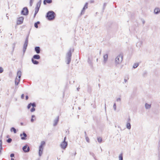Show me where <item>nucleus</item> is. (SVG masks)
Returning a JSON list of instances; mask_svg holds the SVG:
<instances>
[{
  "mask_svg": "<svg viewBox=\"0 0 160 160\" xmlns=\"http://www.w3.org/2000/svg\"><path fill=\"white\" fill-rule=\"evenodd\" d=\"M31 61L35 65H38L39 63V62L38 61L35 60L34 59L32 58Z\"/></svg>",
  "mask_w": 160,
  "mask_h": 160,
  "instance_id": "nucleus-20",
  "label": "nucleus"
},
{
  "mask_svg": "<svg viewBox=\"0 0 160 160\" xmlns=\"http://www.w3.org/2000/svg\"><path fill=\"white\" fill-rule=\"evenodd\" d=\"M40 22L39 21L37 22H35L34 23V26L35 28H38V25L40 24Z\"/></svg>",
  "mask_w": 160,
  "mask_h": 160,
  "instance_id": "nucleus-27",
  "label": "nucleus"
},
{
  "mask_svg": "<svg viewBox=\"0 0 160 160\" xmlns=\"http://www.w3.org/2000/svg\"><path fill=\"white\" fill-rule=\"evenodd\" d=\"M91 91H92V89H91V87H90V86H88V92L90 93L91 92Z\"/></svg>",
  "mask_w": 160,
  "mask_h": 160,
  "instance_id": "nucleus-32",
  "label": "nucleus"
},
{
  "mask_svg": "<svg viewBox=\"0 0 160 160\" xmlns=\"http://www.w3.org/2000/svg\"><path fill=\"white\" fill-rule=\"evenodd\" d=\"M94 2V0H91L90 1V3H93Z\"/></svg>",
  "mask_w": 160,
  "mask_h": 160,
  "instance_id": "nucleus-57",
  "label": "nucleus"
},
{
  "mask_svg": "<svg viewBox=\"0 0 160 160\" xmlns=\"http://www.w3.org/2000/svg\"><path fill=\"white\" fill-rule=\"evenodd\" d=\"M80 89V87H78L77 88V90H78V91H79V89Z\"/></svg>",
  "mask_w": 160,
  "mask_h": 160,
  "instance_id": "nucleus-60",
  "label": "nucleus"
},
{
  "mask_svg": "<svg viewBox=\"0 0 160 160\" xmlns=\"http://www.w3.org/2000/svg\"><path fill=\"white\" fill-rule=\"evenodd\" d=\"M35 111V108H34L32 107L30 109V112H33Z\"/></svg>",
  "mask_w": 160,
  "mask_h": 160,
  "instance_id": "nucleus-43",
  "label": "nucleus"
},
{
  "mask_svg": "<svg viewBox=\"0 0 160 160\" xmlns=\"http://www.w3.org/2000/svg\"><path fill=\"white\" fill-rule=\"evenodd\" d=\"M141 21H142V23L143 24V25L144 24H145V21L144 19H142V18L141 19Z\"/></svg>",
  "mask_w": 160,
  "mask_h": 160,
  "instance_id": "nucleus-48",
  "label": "nucleus"
},
{
  "mask_svg": "<svg viewBox=\"0 0 160 160\" xmlns=\"http://www.w3.org/2000/svg\"><path fill=\"white\" fill-rule=\"evenodd\" d=\"M84 134H85V137H88L87 135L86 132V131L84 132Z\"/></svg>",
  "mask_w": 160,
  "mask_h": 160,
  "instance_id": "nucleus-56",
  "label": "nucleus"
},
{
  "mask_svg": "<svg viewBox=\"0 0 160 160\" xmlns=\"http://www.w3.org/2000/svg\"><path fill=\"white\" fill-rule=\"evenodd\" d=\"M24 18L22 17H20L17 18V25H19L22 24L23 22Z\"/></svg>",
  "mask_w": 160,
  "mask_h": 160,
  "instance_id": "nucleus-6",
  "label": "nucleus"
},
{
  "mask_svg": "<svg viewBox=\"0 0 160 160\" xmlns=\"http://www.w3.org/2000/svg\"><path fill=\"white\" fill-rule=\"evenodd\" d=\"M33 118H34L35 119V116L34 115H32L31 116V122H33L34 119H33Z\"/></svg>",
  "mask_w": 160,
  "mask_h": 160,
  "instance_id": "nucleus-30",
  "label": "nucleus"
},
{
  "mask_svg": "<svg viewBox=\"0 0 160 160\" xmlns=\"http://www.w3.org/2000/svg\"><path fill=\"white\" fill-rule=\"evenodd\" d=\"M30 33V31H29L28 32V33L26 37L25 41L24 44H23V54H24V53H25V52L26 51L28 45V38H29V37Z\"/></svg>",
  "mask_w": 160,
  "mask_h": 160,
  "instance_id": "nucleus-4",
  "label": "nucleus"
},
{
  "mask_svg": "<svg viewBox=\"0 0 160 160\" xmlns=\"http://www.w3.org/2000/svg\"><path fill=\"white\" fill-rule=\"evenodd\" d=\"M43 148L39 147L38 154L40 157L41 156L42 154Z\"/></svg>",
  "mask_w": 160,
  "mask_h": 160,
  "instance_id": "nucleus-16",
  "label": "nucleus"
},
{
  "mask_svg": "<svg viewBox=\"0 0 160 160\" xmlns=\"http://www.w3.org/2000/svg\"><path fill=\"white\" fill-rule=\"evenodd\" d=\"M22 75V72L20 70L18 71L17 72V78H18V80L20 79L21 76Z\"/></svg>",
  "mask_w": 160,
  "mask_h": 160,
  "instance_id": "nucleus-15",
  "label": "nucleus"
},
{
  "mask_svg": "<svg viewBox=\"0 0 160 160\" xmlns=\"http://www.w3.org/2000/svg\"><path fill=\"white\" fill-rule=\"evenodd\" d=\"M0 146H2V141L1 139H0Z\"/></svg>",
  "mask_w": 160,
  "mask_h": 160,
  "instance_id": "nucleus-49",
  "label": "nucleus"
},
{
  "mask_svg": "<svg viewBox=\"0 0 160 160\" xmlns=\"http://www.w3.org/2000/svg\"><path fill=\"white\" fill-rule=\"evenodd\" d=\"M151 105L150 104H149L147 103H146L145 104V107L147 109H150L151 108Z\"/></svg>",
  "mask_w": 160,
  "mask_h": 160,
  "instance_id": "nucleus-24",
  "label": "nucleus"
},
{
  "mask_svg": "<svg viewBox=\"0 0 160 160\" xmlns=\"http://www.w3.org/2000/svg\"><path fill=\"white\" fill-rule=\"evenodd\" d=\"M34 51L37 54H39L40 53L41 49L39 46H36L34 48Z\"/></svg>",
  "mask_w": 160,
  "mask_h": 160,
  "instance_id": "nucleus-10",
  "label": "nucleus"
},
{
  "mask_svg": "<svg viewBox=\"0 0 160 160\" xmlns=\"http://www.w3.org/2000/svg\"><path fill=\"white\" fill-rule=\"evenodd\" d=\"M106 103H105V110H106Z\"/></svg>",
  "mask_w": 160,
  "mask_h": 160,
  "instance_id": "nucleus-62",
  "label": "nucleus"
},
{
  "mask_svg": "<svg viewBox=\"0 0 160 160\" xmlns=\"http://www.w3.org/2000/svg\"><path fill=\"white\" fill-rule=\"evenodd\" d=\"M108 54H106L105 55H104L103 56L104 60L103 62L104 63H105L108 60Z\"/></svg>",
  "mask_w": 160,
  "mask_h": 160,
  "instance_id": "nucleus-14",
  "label": "nucleus"
},
{
  "mask_svg": "<svg viewBox=\"0 0 160 160\" xmlns=\"http://www.w3.org/2000/svg\"><path fill=\"white\" fill-rule=\"evenodd\" d=\"M20 125L21 126H23V123L22 122H20Z\"/></svg>",
  "mask_w": 160,
  "mask_h": 160,
  "instance_id": "nucleus-61",
  "label": "nucleus"
},
{
  "mask_svg": "<svg viewBox=\"0 0 160 160\" xmlns=\"http://www.w3.org/2000/svg\"><path fill=\"white\" fill-rule=\"evenodd\" d=\"M124 82H126L127 81V80L125 78L124 79Z\"/></svg>",
  "mask_w": 160,
  "mask_h": 160,
  "instance_id": "nucleus-59",
  "label": "nucleus"
},
{
  "mask_svg": "<svg viewBox=\"0 0 160 160\" xmlns=\"http://www.w3.org/2000/svg\"><path fill=\"white\" fill-rule=\"evenodd\" d=\"M24 94H22L21 95V98L22 99H23L24 98Z\"/></svg>",
  "mask_w": 160,
  "mask_h": 160,
  "instance_id": "nucleus-53",
  "label": "nucleus"
},
{
  "mask_svg": "<svg viewBox=\"0 0 160 160\" xmlns=\"http://www.w3.org/2000/svg\"><path fill=\"white\" fill-rule=\"evenodd\" d=\"M29 97L28 95H26L25 96V99L26 100H28V99Z\"/></svg>",
  "mask_w": 160,
  "mask_h": 160,
  "instance_id": "nucleus-54",
  "label": "nucleus"
},
{
  "mask_svg": "<svg viewBox=\"0 0 160 160\" xmlns=\"http://www.w3.org/2000/svg\"><path fill=\"white\" fill-rule=\"evenodd\" d=\"M97 140L99 143H101L102 141V138L101 137H98Z\"/></svg>",
  "mask_w": 160,
  "mask_h": 160,
  "instance_id": "nucleus-29",
  "label": "nucleus"
},
{
  "mask_svg": "<svg viewBox=\"0 0 160 160\" xmlns=\"http://www.w3.org/2000/svg\"><path fill=\"white\" fill-rule=\"evenodd\" d=\"M113 107L114 110L116 111V110L117 106L116 104L115 103H114Z\"/></svg>",
  "mask_w": 160,
  "mask_h": 160,
  "instance_id": "nucleus-41",
  "label": "nucleus"
},
{
  "mask_svg": "<svg viewBox=\"0 0 160 160\" xmlns=\"http://www.w3.org/2000/svg\"><path fill=\"white\" fill-rule=\"evenodd\" d=\"M11 160H14V159L13 158H11Z\"/></svg>",
  "mask_w": 160,
  "mask_h": 160,
  "instance_id": "nucleus-64",
  "label": "nucleus"
},
{
  "mask_svg": "<svg viewBox=\"0 0 160 160\" xmlns=\"http://www.w3.org/2000/svg\"><path fill=\"white\" fill-rule=\"evenodd\" d=\"M142 43H143V42H142V41H141L140 42H138L136 44V46L137 47L138 46H139V47H141V45L142 44Z\"/></svg>",
  "mask_w": 160,
  "mask_h": 160,
  "instance_id": "nucleus-31",
  "label": "nucleus"
},
{
  "mask_svg": "<svg viewBox=\"0 0 160 160\" xmlns=\"http://www.w3.org/2000/svg\"><path fill=\"white\" fill-rule=\"evenodd\" d=\"M126 128L128 129H130L131 128V125L130 122H127L126 124Z\"/></svg>",
  "mask_w": 160,
  "mask_h": 160,
  "instance_id": "nucleus-25",
  "label": "nucleus"
},
{
  "mask_svg": "<svg viewBox=\"0 0 160 160\" xmlns=\"http://www.w3.org/2000/svg\"><path fill=\"white\" fill-rule=\"evenodd\" d=\"M85 138L87 142L89 143L90 142V140L89 138L88 137H86Z\"/></svg>",
  "mask_w": 160,
  "mask_h": 160,
  "instance_id": "nucleus-42",
  "label": "nucleus"
},
{
  "mask_svg": "<svg viewBox=\"0 0 160 160\" xmlns=\"http://www.w3.org/2000/svg\"><path fill=\"white\" fill-rule=\"evenodd\" d=\"M119 160H123V153L122 152L118 156Z\"/></svg>",
  "mask_w": 160,
  "mask_h": 160,
  "instance_id": "nucleus-26",
  "label": "nucleus"
},
{
  "mask_svg": "<svg viewBox=\"0 0 160 160\" xmlns=\"http://www.w3.org/2000/svg\"><path fill=\"white\" fill-rule=\"evenodd\" d=\"M56 17V14L52 11H48L46 15V18L49 21H52L54 20Z\"/></svg>",
  "mask_w": 160,
  "mask_h": 160,
  "instance_id": "nucleus-1",
  "label": "nucleus"
},
{
  "mask_svg": "<svg viewBox=\"0 0 160 160\" xmlns=\"http://www.w3.org/2000/svg\"><path fill=\"white\" fill-rule=\"evenodd\" d=\"M34 0H30V6L31 7L33 4V3Z\"/></svg>",
  "mask_w": 160,
  "mask_h": 160,
  "instance_id": "nucleus-40",
  "label": "nucleus"
},
{
  "mask_svg": "<svg viewBox=\"0 0 160 160\" xmlns=\"http://www.w3.org/2000/svg\"><path fill=\"white\" fill-rule=\"evenodd\" d=\"M88 2H86L84 6L83 7V9L86 10V9H87L88 8Z\"/></svg>",
  "mask_w": 160,
  "mask_h": 160,
  "instance_id": "nucleus-33",
  "label": "nucleus"
},
{
  "mask_svg": "<svg viewBox=\"0 0 160 160\" xmlns=\"http://www.w3.org/2000/svg\"><path fill=\"white\" fill-rule=\"evenodd\" d=\"M42 3L41 0H40L36 4V8H40Z\"/></svg>",
  "mask_w": 160,
  "mask_h": 160,
  "instance_id": "nucleus-22",
  "label": "nucleus"
},
{
  "mask_svg": "<svg viewBox=\"0 0 160 160\" xmlns=\"http://www.w3.org/2000/svg\"><path fill=\"white\" fill-rule=\"evenodd\" d=\"M15 154L13 153H12L10 155V157L11 158H12L13 157H14Z\"/></svg>",
  "mask_w": 160,
  "mask_h": 160,
  "instance_id": "nucleus-46",
  "label": "nucleus"
},
{
  "mask_svg": "<svg viewBox=\"0 0 160 160\" xmlns=\"http://www.w3.org/2000/svg\"><path fill=\"white\" fill-rule=\"evenodd\" d=\"M39 9L40 8H36V7L35 8V11L38 12V11H39Z\"/></svg>",
  "mask_w": 160,
  "mask_h": 160,
  "instance_id": "nucleus-50",
  "label": "nucleus"
},
{
  "mask_svg": "<svg viewBox=\"0 0 160 160\" xmlns=\"http://www.w3.org/2000/svg\"><path fill=\"white\" fill-rule=\"evenodd\" d=\"M131 122V119H130V117H129L128 119L127 122Z\"/></svg>",
  "mask_w": 160,
  "mask_h": 160,
  "instance_id": "nucleus-52",
  "label": "nucleus"
},
{
  "mask_svg": "<svg viewBox=\"0 0 160 160\" xmlns=\"http://www.w3.org/2000/svg\"><path fill=\"white\" fill-rule=\"evenodd\" d=\"M12 141V139L11 138H9L6 140L7 142L8 143H10Z\"/></svg>",
  "mask_w": 160,
  "mask_h": 160,
  "instance_id": "nucleus-36",
  "label": "nucleus"
},
{
  "mask_svg": "<svg viewBox=\"0 0 160 160\" xmlns=\"http://www.w3.org/2000/svg\"><path fill=\"white\" fill-rule=\"evenodd\" d=\"M45 144L46 143L45 141H42L41 142L40 145L39 147L43 148V147L45 145Z\"/></svg>",
  "mask_w": 160,
  "mask_h": 160,
  "instance_id": "nucleus-23",
  "label": "nucleus"
},
{
  "mask_svg": "<svg viewBox=\"0 0 160 160\" xmlns=\"http://www.w3.org/2000/svg\"><path fill=\"white\" fill-rule=\"evenodd\" d=\"M10 131L11 132H13L14 133H16L17 132L16 129L14 127H12L10 128Z\"/></svg>",
  "mask_w": 160,
  "mask_h": 160,
  "instance_id": "nucleus-21",
  "label": "nucleus"
},
{
  "mask_svg": "<svg viewBox=\"0 0 160 160\" xmlns=\"http://www.w3.org/2000/svg\"><path fill=\"white\" fill-rule=\"evenodd\" d=\"M32 106L31 102L28 104L27 106V108L28 109H30Z\"/></svg>",
  "mask_w": 160,
  "mask_h": 160,
  "instance_id": "nucleus-44",
  "label": "nucleus"
},
{
  "mask_svg": "<svg viewBox=\"0 0 160 160\" xmlns=\"http://www.w3.org/2000/svg\"><path fill=\"white\" fill-rule=\"evenodd\" d=\"M52 2V0H44L43 3L44 5H46L47 3H51Z\"/></svg>",
  "mask_w": 160,
  "mask_h": 160,
  "instance_id": "nucleus-17",
  "label": "nucleus"
},
{
  "mask_svg": "<svg viewBox=\"0 0 160 160\" xmlns=\"http://www.w3.org/2000/svg\"><path fill=\"white\" fill-rule=\"evenodd\" d=\"M66 139H67V138H66V136L64 138V140L63 141L66 142Z\"/></svg>",
  "mask_w": 160,
  "mask_h": 160,
  "instance_id": "nucleus-55",
  "label": "nucleus"
},
{
  "mask_svg": "<svg viewBox=\"0 0 160 160\" xmlns=\"http://www.w3.org/2000/svg\"><path fill=\"white\" fill-rule=\"evenodd\" d=\"M20 80V79H19V80H18V78H17V77H16L15 81V85L17 86L19 84Z\"/></svg>",
  "mask_w": 160,
  "mask_h": 160,
  "instance_id": "nucleus-19",
  "label": "nucleus"
},
{
  "mask_svg": "<svg viewBox=\"0 0 160 160\" xmlns=\"http://www.w3.org/2000/svg\"><path fill=\"white\" fill-rule=\"evenodd\" d=\"M3 68L1 67H0V73H2L3 72Z\"/></svg>",
  "mask_w": 160,
  "mask_h": 160,
  "instance_id": "nucleus-45",
  "label": "nucleus"
},
{
  "mask_svg": "<svg viewBox=\"0 0 160 160\" xmlns=\"http://www.w3.org/2000/svg\"><path fill=\"white\" fill-rule=\"evenodd\" d=\"M117 101L120 102L121 101V99L120 98H118L117 99Z\"/></svg>",
  "mask_w": 160,
  "mask_h": 160,
  "instance_id": "nucleus-51",
  "label": "nucleus"
},
{
  "mask_svg": "<svg viewBox=\"0 0 160 160\" xmlns=\"http://www.w3.org/2000/svg\"><path fill=\"white\" fill-rule=\"evenodd\" d=\"M20 136L22 140H26L27 139V135L24 131L22 133L20 134Z\"/></svg>",
  "mask_w": 160,
  "mask_h": 160,
  "instance_id": "nucleus-9",
  "label": "nucleus"
},
{
  "mask_svg": "<svg viewBox=\"0 0 160 160\" xmlns=\"http://www.w3.org/2000/svg\"><path fill=\"white\" fill-rule=\"evenodd\" d=\"M85 9H83V8H82L80 14L81 16L84 14L85 12Z\"/></svg>",
  "mask_w": 160,
  "mask_h": 160,
  "instance_id": "nucleus-39",
  "label": "nucleus"
},
{
  "mask_svg": "<svg viewBox=\"0 0 160 160\" xmlns=\"http://www.w3.org/2000/svg\"><path fill=\"white\" fill-rule=\"evenodd\" d=\"M68 146V142H67L62 141L60 144L61 148L63 149H65Z\"/></svg>",
  "mask_w": 160,
  "mask_h": 160,
  "instance_id": "nucleus-8",
  "label": "nucleus"
},
{
  "mask_svg": "<svg viewBox=\"0 0 160 160\" xmlns=\"http://www.w3.org/2000/svg\"><path fill=\"white\" fill-rule=\"evenodd\" d=\"M92 58H90L89 57H88V62L91 68L92 67L93 63L92 62Z\"/></svg>",
  "mask_w": 160,
  "mask_h": 160,
  "instance_id": "nucleus-11",
  "label": "nucleus"
},
{
  "mask_svg": "<svg viewBox=\"0 0 160 160\" xmlns=\"http://www.w3.org/2000/svg\"><path fill=\"white\" fill-rule=\"evenodd\" d=\"M22 149L25 153L28 152L30 150V148L27 144L22 147Z\"/></svg>",
  "mask_w": 160,
  "mask_h": 160,
  "instance_id": "nucleus-7",
  "label": "nucleus"
},
{
  "mask_svg": "<svg viewBox=\"0 0 160 160\" xmlns=\"http://www.w3.org/2000/svg\"><path fill=\"white\" fill-rule=\"evenodd\" d=\"M38 12H37V11H35V14L36 13V14H37L38 13Z\"/></svg>",
  "mask_w": 160,
  "mask_h": 160,
  "instance_id": "nucleus-63",
  "label": "nucleus"
},
{
  "mask_svg": "<svg viewBox=\"0 0 160 160\" xmlns=\"http://www.w3.org/2000/svg\"><path fill=\"white\" fill-rule=\"evenodd\" d=\"M147 74V72L146 71H145L144 72L143 75L144 76H145Z\"/></svg>",
  "mask_w": 160,
  "mask_h": 160,
  "instance_id": "nucleus-47",
  "label": "nucleus"
},
{
  "mask_svg": "<svg viewBox=\"0 0 160 160\" xmlns=\"http://www.w3.org/2000/svg\"><path fill=\"white\" fill-rule=\"evenodd\" d=\"M32 58L34 59L39 60L40 58V56L38 54H35L33 56Z\"/></svg>",
  "mask_w": 160,
  "mask_h": 160,
  "instance_id": "nucleus-13",
  "label": "nucleus"
},
{
  "mask_svg": "<svg viewBox=\"0 0 160 160\" xmlns=\"http://www.w3.org/2000/svg\"><path fill=\"white\" fill-rule=\"evenodd\" d=\"M160 9L159 8H156L154 10V13L155 14H158L160 13Z\"/></svg>",
  "mask_w": 160,
  "mask_h": 160,
  "instance_id": "nucleus-18",
  "label": "nucleus"
},
{
  "mask_svg": "<svg viewBox=\"0 0 160 160\" xmlns=\"http://www.w3.org/2000/svg\"><path fill=\"white\" fill-rule=\"evenodd\" d=\"M31 106L33 108H34L36 107V104L35 102H31Z\"/></svg>",
  "mask_w": 160,
  "mask_h": 160,
  "instance_id": "nucleus-35",
  "label": "nucleus"
},
{
  "mask_svg": "<svg viewBox=\"0 0 160 160\" xmlns=\"http://www.w3.org/2000/svg\"><path fill=\"white\" fill-rule=\"evenodd\" d=\"M29 10L27 7H24L21 12V14L24 16H27L29 14Z\"/></svg>",
  "mask_w": 160,
  "mask_h": 160,
  "instance_id": "nucleus-5",
  "label": "nucleus"
},
{
  "mask_svg": "<svg viewBox=\"0 0 160 160\" xmlns=\"http://www.w3.org/2000/svg\"><path fill=\"white\" fill-rule=\"evenodd\" d=\"M139 63H135L133 66V68H137L139 66Z\"/></svg>",
  "mask_w": 160,
  "mask_h": 160,
  "instance_id": "nucleus-34",
  "label": "nucleus"
},
{
  "mask_svg": "<svg viewBox=\"0 0 160 160\" xmlns=\"http://www.w3.org/2000/svg\"><path fill=\"white\" fill-rule=\"evenodd\" d=\"M59 121V116H58L54 120V123L53 124V126H56L58 124V122Z\"/></svg>",
  "mask_w": 160,
  "mask_h": 160,
  "instance_id": "nucleus-12",
  "label": "nucleus"
},
{
  "mask_svg": "<svg viewBox=\"0 0 160 160\" xmlns=\"http://www.w3.org/2000/svg\"><path fill=\"white\" fill-rule=\"evenodd\" d=\"M107 4V3L106 2H105L103 5V7L102 8V12H103L104 11L105 8Z\"/></svg>",
  "mask_w": 160,
  "mask_h": 160,
  "instance_id": "nucleus-37",
  "label": "nucleus"
},
{
  "mask_svg": "<svg viewBox=\"0 0 160 160\" xmlns=\"http://www.w3.org/2000/svg\"><path fill=\"white\" fill-rule=\"evenodd\" d=\"M36 15H37L36 13L35 14V13H34V16H33L34 18L36 17Z\"/></svg>",
  "mask_w": 160,
  "mask_h": 160,
  "instance_id": "nucleus-58",
  "label": "nucleus"
},
{
  "mask_svg": "<svg viewBox=\"0 0 160 160\" xmlns=\"http://www.w3.org/2000/svg\"><path fill=\"white\" fill-rule=\"evenodd\" d=\"M16 44V42H14L12 45V52H11V54L12 55V54H13V52L14 51Z\"/></svg>",
  "mask_w": 160,
  "mask_h": 160,
  "instance_id": "nucleus-28",
  "label": "nucleus"
},
{
  "mask_svg": "<svg viewBox=\"0 0 160 160\" xmlns=\"http://www.w3.org/2000/svg\"><path fill=\"white\" fill-rule=\"evenodd\" d=\"M90 154L94 158V159L96 160V157H95V155L94 154V153H93V152H90Z\"/></svg>",
  "mask_w": 160,
  "mask_h": 160,
  "instance_id": "nucleus-38",
  "label": "nucleus"
},
{
  "mask_svg": "<svg viewBox=\"0 0 160 160\" xmlns=\"http://www.w3.org/2000/svg\"><path fill=\"white\" fill-rule=\"evenodd\" d=\"M123 58L122 55L120 54L118 55L115 59V62L116 66L118 64H120L122 62Z\"/></svg>",
  "mask_w": 160,
  "mask_h": 160,
  "instance_id": "nucleus-3",
  "label": "nucleus"
},
{
  "mask_svg": "<svg viewBox=\"0 0 160 160\" xmlns=\"http://www.w3.org/2000/svg\"><path fill=\"white\" fill-rule=\"evenodd\" d=\"M72 56V49L70 48L66 55L65 62L67 64H69L71 60Z\"/></svg>",
  "mask_w": 160,
  "mask_h": 160,
  "instance_id": "nucleus-2",
  "label": "nucleus"
}]
</instances>
